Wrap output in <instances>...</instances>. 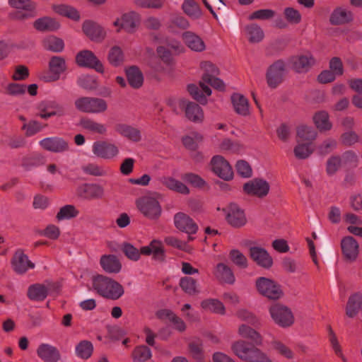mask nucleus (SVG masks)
Instances as JSON below:
<instances>
[{"label":"nucleus","instance_id":"1","mask_svg":"<svg viewBox=\"0 0 362 362\" xmlns=\"http://www.w3.org/2000/svg\"><path fill=\"white\" fill-rule=\"evenodd\" d=\"M230 349L234 355L245 362H273L267 353L259 348L250 346L243 339L233 341Z\"/></svg>","mask_w":362,"mask_h":362},{"label":"nucleus","instance_id":"2","mask_svg":"<svg viewBox=\"0 0 362 362\" xmlns=\"http://www.w3.org/2000/svg\"><path fill=\"white\" fill-rule=\"evenodd\" d=\"M92 286L100 296L107 299L117 300L124 293V288L122 284L103 275L93 277Z\"/></svg>","mask_w":362,"mask_h":362},{"label":"nucleus","instance_id":"3","mask_svg":"<svg viewBox=\"0 0 362 362\" xmlns=\"http://www.w3.org/2000/svg\"><path fill=\"white\" fill-rule=\"evenodd\" d=\"M35 114L42 119L47 120L52 117H62L66 115L65 105L53 100H44L34 107Z\"/></svg>","mask_w":362,"mask_h":362},{"label":"nucleus","instance_id":"4","mask_svg":"<svg viewBox=\"0 0 362 362\" xmlns=\"http://www.w3.org/2000/svg\"><path fill=\"white\" fill-rule=\"evenodd\" d=\"M74 106L81 112L95 115L104 113L108 108L105 100L89 96H81L76 98L74 101Z\"/></svg>","mask_w":362,"mask_h":362},{"label":"nucleus","instance_id":"5","mask_svg":"<svg viewBox=\"0 0 362 362\" xmlns=\"http://www.w3.org/2000/svg\"><path fill=\"white\" fill-rule=\"evenodd\" d=\"M135 204L140 214L149 220H158L162 214L161 205L153 196L141 197L136 199Z\"/></svg>","mask_w":362,"mask_h":362},{"label":"nucleus","instance_id":"6","mask_svg":"<svg viewBox=\"0 0 362 362\" xmlns=\"http://www.w3.org/2000/svg\"><path fill=\"white\" fill-rule=\"evenodd\" d=\"M8 3L16 10L10 13L13 20L24 21L37 15L36 4L31 0H8Z\"/></svg>","mask_w":362,"mask_h":362},{"label":"nucleus","instance_id":"7","mask_svg":"<svg viewBox=\"0 0 362 362\" xmlns=\"http://www.w3.org/2000/svg\"><path fill=\"white\" fill-rule=\"evenodd\" d=\"M255 288L261 296L270 300H278L284 295L281 286L269 278L264 276L257 278Z\"/></svg>","mask_w":362,"mask_h":362},{"label":"nucleus","instance_id":"8","mask_svg":"<svg viewBox=\"0 0 362 362\" xmlns=\"http://www.w3.org/2000/svg\"><path fill=\"white\" fill-rule=\"evenodd\" d=\"M209 168L214 175L224 181H230L234 177L231 164L221 155H215L211 158Z\"/></svg>","mask_w":362,"mask_h":362},{"label":"nucleus","instance_id":"9","mask_svg":"<svg viewBox=\"0 0 362 362\" xmlns=\"http://www.w3.org/2000/svg\"><path fill=\"white\" fill-rule=\"evenodd\" d=\"M269 312L274 322L281 327H289L294 323L293 314L286 305L279 303L274 304L269 308Z\"/></svg>","mask_w":362,"mask_h":362},{"label":"nucleus","instance_id":"10","mask_svg":"<svg viewBox=\"0 0 362 362\" xmlns=\"http://www.w3.org/2000/svg\"><path fill=\"white\" fill-rule=\"evenodd\" d=\"M139 15L134 11H128L122 13L112 22V25L116 31L119 33L124 30L127 33H134L140 24Z\"/></svg>","mask_w":362,"mask_h":362},{"label":"nucleus","instance_id":"11","mask_svg":"<svg viewBox=\"0 0 362 362\" xmlns=\"http://www.w3.org/2000/svg\"><path fill=\"white\" fill-rule=\"evenodd\" d=\"M91 151L95 157L107 160H114L119 154L118 146L107 140L94 141L92 144Z\"/></svg>","mask_w":362,"mask_h":362},{"label":"nucleus","instance_id":"12","mask_svg":"<svg viewBox=\"0 0 362 362\" xmlns=\"http://www.w3.org/2000/svg\"><path fill=\"white\" fill-rule=\"evenodd\" d=\"M315 64V59L310 52H305L292 56L288 59V65L297 73H306Z\"/></svg>","mask_w":362,"mask_h":362},{"label":"nucleus","instance_id":"13","mask_svg":"<svg viewBox=\"0 0 362 362\" xmlns=\"http://www.w3.org/2000/svg\"><path fill=\"white\" fill-rule=\"evenodd\" d=\"M76 62L79 66L93 69L98 73L105 71L102 62L93 52L88 49L82 50L76 54Z\"/></svg>","mask_w":362,"mask_h":362},{"label":"nucleus","instance_id":"14","mask_svg":"<svg viewBox=\"0 0 362 362\" xmlns=\"http://www.w3.org/2000/svg\"><path fill=\"white\" fill-rule=\"evenodd\" d=\"M174 224L177 229L188 235L195 234L198 230V226L194 220L183 212H178L174 216ZM194 238L189 235L188 240Z\"/></svg>","mask_w":362,"mask_h":362},{"label":"nucleus","instance_id":"15","mask_svg":"<svg viewBox=\"0 0 362 362\" xmlns=\"http://www.w3.org/2000/svg\"><path fill=\"white\" fill-rule=\"evenodd\" d=\"M227 222L234 228H240L247 223V218L243 209L235 204L223 209Z\"/></svg>","mask_w":362,"mask_h":362},{"label":"nucleus","instance_id":"16","mask_svg":"<svg viewBox=\"0 0 362 362\" xmlns=\"http://www.w3.org/2000/svg\"><path fill=\"white\" fill-rule=\"evenodd\" d=\"M82 30L90 40L96 42H102L107 36L105 28L90 20H86L83 23Z\"/></svg>","mask_w":362,"mask_h":362},{"label":"nucleus","instance_id":"17","mask_svg":"<svg viewBox=\"0 0 362 362\" xmlns=\"http://www.w3.org/2000/svg\"><path fill=\"white\" fill-rule=\"evenodd\" d=\"M40 146L53 153H64L69 150L68 141L61 137L54 136L43 139L40 141Z\"/></svg>","mask_w":362,"mask_h":362},{"label":"nucleus","instance_id":"18","mask_svg":"<svg viewBox=\"0 0 362 362\" xmlns=\"http://www.w3.org/2000/svg\"><path fill=\"white\" fill-rule=\"evenodd\" d=\"M77 193L78 196L85 199H99L104 197L105 189L98 184L86 183L78 187Z\"/></svg>","mask_w":362,"mask_h":362},{"label":"nucleus","instance_id":"19","mask_svg":"<svg viewBox=\"0 0 362 362\" xmlns=\"http://www.w3.org/2000/svg\"><path fill=\"white\" fill-rule=\"evenodd\" d=\"M243 190L248 195L262 197L269 193V185L266 180L255 179L245 183Z\"/></svg>","mask_w":362,"mask_h":362},{"label":"nucleus","instance_id":"20","mask_svg":"<svg viewBox=\"0 0 362 362\" xmlns=\"http://www.w3.org/2000/svg\"><path fill=\"white\" fill-rule=\"evenodd\" d=\"M182 39L185 45L192 52H203L206 49V45L204 39L194 32L183 33Z\"/></svg>","mask_w":362,"mask_h":362},{"label":"nucleus","instance_id":"21","mask_svg":"<svg viewBox=\"0 0 362 362\" xmlns=\"http://www.w3.org/2000/svg\"><path fill=\"white\" fill-rule=\"evenodd\" d=\"M285 71L286 65L283 61L279 60L274 62L267 71L268 85L270 87L275 88L281 82Z\"/></svg>","mask_w":362,"mask_h":362},{"label":"nucleus","instance_id":"22","mask_svg":"<svg viewBox=\"0 0 362 362\" xmlns=\"http://www.w3.org/2000/svg\"><path fill=\"white\" fill-rule=\"evenodd\" d=\"M12 269L18 274H23L30 269H33L35 264L30 262L28 257L21 250L15 252L11 259Z\"/></svg>","mask_w":362,"mask_h":362},{"label":"nucleus","instance_id":"23","mask_svg":"<svg viewBox=\"0 0 362 362\" xmlns=\"http://www.w3.org/2000/svg\"><path fill=\"white\" fill-rule=\"evenodd\" d=\"M251 259L259 266L269 269L272 266L273 259L267 251L261 247L253 246L250 248Z\"/></svg>","mask_w":362,"mask_h":362},{"label":"nucleus","instance_id":"24","mask_svg":"<svg viewBox=\"0 0 362 362\" xmlns=\"http://www.w3.org/2000/svg\"><path fill=\"white\" fill-rule=\"evenodd\" d=\"M36 353L37 356L44 362H58L61 358L59 350L54 346L47 344H40Z\"/></svg>","mask_w":362,"mask_h":362},{"label":"nucleus","instance_id":"25","mask_svg":"<svg viewBox=\"0 0 362 362\" xmlns=\"http://www.w3.org/2000/svg\"><path fill=\"white\" fill-rule=\"evenodd\" d=\"M213 275L220 282L233 284L235 277L231 268L225 263H218L213 269Z\"/></svg>","mask_w":362,"mask_h":362},{"label":"nucleus","instance_id":"26","mask_svg":"<svg viewBox=\"0 0 362 362\" xmlns=\"http://www.w3.org/2000/svg\"><path fill=\"white\" fill-rule=\"evenodd\" d=\"M160 182L168 189L181 194L188 195L190 193L189 188L182 181L170 175H165L159 179Z\"/></svg>","mask_w":362,"mask_h":362},{"label":"nucleus","instance_id":"27","mask_svg":"<svg viewBox=\"0 0 362 362\" xmlns=\"http://www.w3.org/2000/svg\"><path fill=\"white\" fill-rule=\"evenodd\" d=\"M341 247L344 257L350 261H355L358 255L359 246L356 240L351 236L345 237L341 240Z\"/></svg>","mask_w":362,"mask_h":362},{"label":"nucleus","instance_id":"28","mask_svg":"<svg viewBox=\"0 0 362 362\" xmlns=\"http://www.w3.org/2000/svg\"><path fill=\"white\" fill-rule=\"evenodd\" d=\"M156 315L160 320H167L172 323L174 329L180 332H183L187 329L186 323L184 320L168 309H161L156 313Z\"/></svg>","mask_w":362,"mask_h":362},{"label":"nucleus","instance_id":"29","mask_svg":"<svg viewBox=\"0 0 362 362\" xmlns=\"http://www.w3.org/2000/svg\"><path fill=\"white\" fill-rule=\"evenodd\" d=\"M66 69V64L65 59L59 56L52 57L49 62V76L47 81H54L60 78Z\"/></svg>","mask_w":362,"mask_h":362},{"label":"nucleus","instance_id":"30","mask_svg":"<svg viewBox=\"0 0 362 362\" xmlns=\"http://www.w3.org/2000/svg\"><path fill=\"white\" fill-rule=\"evenodd\" d=\"M141 252L144 255H153L156 260L163 261L165 259V249L160 240L154 239L148 245L141 247Z\"/></svg>","mask_w":362,"mask_h":362},{"label":"nucleus","instance_id":"31","mask_svg":"<svg viewBox=\"0 0 362 362\" xmlns=\"http://www.w3.org/2000/svg\"><path fill=\"white\" fill-rule=\"evenodd\" d=\"M52 11L60 16L66 17L73 21L81 20L79 11L74 6L64 4H54L51 6Z\"/></svg>","mask_w":362,"mask_h":362},{"label":"nucleus","instance_id":"32","mask_svg":"<svg viewBox=\"0 0 362 362\" xmlns=\"http://www.w3.org/2000/svg\"><path fill=\"white\" fill-rule=\"evenodd\" d=\"M79 126L91 134L102 136L106 135L108 129L105 124L88 117L82 118L79 121Z\"/></svg>","mask_w":362,"mask_h":362},{"label":"nucleus","instance_id":"33","mask_svg":"<svg viewBox=\"0 0 362 362\" xmlns=\"http://www.w3.org/2000/svg\"><path fill=\"white\" fill-rule=\"evenodd\" d=\"M33 27L40 32H54L60 29L61 23L54 18L43 16L34 21Z\"/></svg>","mask_w":362,"mask_h":362},{"label":"nucleus","instance_id":"34","mask_svg":"<svg viewBox=\"0 0 362 362\" xmlns=\"http://www.w3.org/2000/svg\"><path fill=\"white\" fill-rule=\"evenodd\" d=\"M52 288L50 283L31 285L28 290V296L32 300L42 301L47 296Z\"/></svg>","mask_w":362,"mask_h":362},{"label":"nucleus","instance_id":"35","mask_svg":"<svg viewBox=\"0 0 362 362\" xmlns=\"http://www.w3.org/2000/svg\"><path fill=\"white\" fill-rule=\"evenodd\" d=\"M218 148L223 153L241 154L245 152L246 147L240 141H233L226 138L218 144Z\"/></svg>","mask_w":362,"mask_h":362},{"label":"nucleus","instance_id":"36","mask_svg":"<svg viewBox=\"0 0 362 362\" xmlns=\"http://www.w3.org/2000/svg\"><path fill=\"white\" fill-rule=\"evenodd\" d=\"M184 112L186 118L192 122L200 124L204 120L202 108L194 102H188Z\"/></svg>","mask_w":362,"mask_h":362},{"label":"nucleus","instance_id":"37","mask_svg":"<svg viewBox=\"0 0 362 362\" xmlns=\"http://www.w3.org/2000/svg\"><path fill=\"white\" fill-rule=\"evenodd\" d=\"M209 85L219 90L225 89V83L223 81L216 77V76L206 75L202 76L200 80V87L202 88V91L208 96H210L212 93Z\"/></svg>","mask_w":362,"mask_h":362},{"label":"nucleus","instance_id":"38","mask_svg":"<svg viewBox=\"0 0 362 362\" xmlns=\"http://www.w3.org/2000/svg\"><path fill=\"white\" fill-rule=\"evenodd\" d=\"M231 103L235 112L242 116L250 115V105L248 100L240 93H234L231 95Z\"/></svg>","mask_w":362,"mask_h":362},{"label":"nucleus","instance_id":"39","mask_svg":"<svg viewBox=\"0 0 362 362\" xmlns=\"http://www.w3.org/2000/svg\"><path fill=\"white\" fill-rule=\"evenodd\" d=\"M313 121L320 132H328L332 128V122L327 111L320 110L315 112L313 117Z\"/></svg>","mask_w":362,"mask_h":362},{"label":"nucleus","instance_id":"40","mask_svg":"<svg viewBox=\"0 0 362 362\" xmlns=\"http://www.w3.org/2000/svg\"><path fill=\"white\" fill-rule=\"evenodd\" d=\"M100 264L103 270L107 273H119L122 269V264L118 258L113 255H103Z\"/></svg>","mask_w":362,"mask_h":362},{"label":"nucleus","instance_id":"41","mask_svg":"<svg viewBox=\"0 0 362 362\" xmlns=\"http://www.w3.org/2000/svg\"><path fill=\"white\" fill-rule=\"evenodd\" d=\"M317 132L313 127L307 124H299L296 128V139L297 141L311 143L316 139Z\"/></svg>","mask_w":362,"mask_h":362},{"label":"nucleus","instance_id":"42","mask_svg":"<svg viewBox=\"0 0 362 362\" xmlns=\"http://www.w3.org/2000/svg\"><path fill=\"white\" fill-rule=\"evenodd\" d=\"M115 131L119 135L134 142L139 141L141 139L140 131L132 126L126 124H117Z\"/></svg>","mask_w":362,"mask_h":362},{"label":"nucleus","instance_id":"43","mask_svg":"<svg viewBox=\"0 0 362 362\" xmlns=\"http://www.w3.org/2000/svg\"><path fill=\"white\" fill-rule=\"evenodd\" d=\"M237 332L240 337L250 339L257 345H261L262 344L263 339L262 335L255 329L245 324L240 325L238 327Z\"/></svg>","mask_w":362,"mask_h":362},{"label":"nucleus","instance_id":"44","mask_svg":"<svg viewBox=\"0 0 362 362\" xmlns=\"http://www.w3.org/2000/svg\"><path fill=\"white\" fill-rule=\"evenodd\" d=\"M352 13L346 8L339 7L335 8L330 15L329 22L332 25H343L352 20Z\"/></svg>","mask_w":362,"mask_h":362},{"label":"nucleus","instance_id":"45","mask_svg":"<svg viewBox=\"0 0 362 362\" xmlns=\"http://www.w3.org/2000/svg\"><path fill=\"white\" fill-rule=\"evenodd\" d=\"M201 308L207 312L223 315L226 313V308L223 303L216 298H206L200 303Z\"/></svg>","mask_w":362,"mask_h":362},{"label":"nucleus","instance_id":"46","mask_svg":"<svg viewBox=\"0 0 362 362\" xmlns=\"http://www.w3.org/2000/svg\"><path fill=\"white\" fill-rule=\"evenodd\" d=\"M243 32L248 41L253 44L261 42L264 37L262 29L254 23L245 26Z\"/></svg>","mask_w":362,"mask_h":362},{"label":"nucleus","instance_id":"47","mask_svg":"<svg viewBox=\"0 0 362 362\" xmlns=\"http://www.w3.org/2000/svg\"><path fill=\"white\" fill-rule=\"evenodd\" d=\"M360 310H362V293H356L349 297L346 308V313L348 317H354Z\"/></svg>","mask_w":362,"mask_h":362},{"label":"nucleus","instance_id":"48","mask_svg":"<svg viewBox=\"0 0 362 362\" xmlns=\"http://www.w3.org/2000/svg\"><path fill=\"white\" fill-rule=\"evenodd\" d=\"M42 45L45 49L53 52H61L64 48L62 39L54 35H49L43 39Z\"/></svg>","mask_w":362,"mask_h":362},{"label":"nucleus","instance_id":"49","mask_svg":"<svg viewBox=\"0 0 362 362\" xmlns=\"http://www.w3.org/2000/svg\"><path fill=\"white\" fill-rule=\"evenodd\" d=\"M182 8L184 13L192 19H199L202 16L199 4L193 0H185Z\"/></svg>","mask_w":362,"mask_h":362},{"label":"nucleus","instance_id":"50","mask_svg":"<svg viewBox=\"0 0 362 362\" xmlns=\"http://www.w3.org/2000/svg\"><path fill=\"white\" fill-rule=\"evenodd\" d=\"M127 77L131 86L135 88L141 87L144 82L141 71L135 66H132L126 70Z\"/></svg>","mask_w":362,"mask_h":362},{"label":"nucleus","instance_id":"51","mask_svg":"<svg viewBox=\"0 0 362 362\" xmlns=\"http://www.w3.org/2000/svg\"><path fill=\"white\" fill-rule=\"evenodd\" d=\"M314 149V146L311 143L297 141V144L293 149V153L298 159H305L313 153Z\"/></svg>","mask_w":362,"mask_h":362},{"label":"nucleus","instance_id":"52","mask_svg":"<svg viewBox=\"0 0 362 362\" xmlns=\"http://www.w3.org/2000/svg\"><path fill=\"white\" fill-rule=\"evenodd\" d=\"M180 286L187 294L194 296L199 293L198 284L194 279L185 276L180 280Z\"/></svg>","mask_w":362,"mask_h":362},{"label":"nucleus","instance_id":"53","mask_svg":"<svg viewBox=\"0 0 362 362\" xmlns=\"http://www.w3.org/2000/svg\"><path fill=\"white\" fill-rule=\"evenodd\" d=\"M107 60L114 66H120L124 60V54L121 47L117 45L111 47L107 54Z\"/></svg>","mask_w":362,"mask_h":362},{"label":"nucleus","instance_id":"54","mask_svg":"<svg viewBox=\"0 0 362 362\" xmlns=\"http://www.w3.org/2000/svg\"><path fill=\"white\" fill-rule=\"evenodd\" d=\"M79 214L78 210L75 206L67 204L61 207L56 215V218L58 221H63L71 219L76 217Z\"/></svg>","mask_w":362,"mask_h":362},{"label":"nucleus","instance_id":"55","mask_svg":"<svg viewBox=\"0 0 362 362\" xmlns=\"http://www.w3.org/2000/svg\"><path fill=\"white\" fill-rule=\"evenodd\" d=\"M93 346L91 342L84 340L79 342L76 346V354L81 358L87 359L92 355Z\"/></svg>","mask_w":362,"mask_h":362},{"label":"nucleus","instance_id":"56","mask_svg":"<svg viewBox=\"0 0 362 362\" xmlns=\"http://www.w3.org/2000/svg\"><path fill=\"white\" fill-rule=\"evenodd\" d=\"M202 136L197 132H192L182 137L183 145L189 150H195L202 141Z\"/></svg>","mask_w":362,"mask_h":362},{"label":"nucleus","instance_id":"57","mask_svg":"<svg viewBox=\"0 0 362 362\" xmlns=\"http://www.w3.org/2000/svg\"><path fill=\"white\" fill-rule=\"evenodd\" d=\"M152 354L150 349L146 346H139L132 352V358L135 362H145L151 358Z\"/></svg>","mask_w":362,"mask_h":362},{"label":"nucleus","instance_id":"58","mask_svg":"<svg viewBox=\"0 0 362 362\" xmlns=\"http://www.w3.org/2000/svg\"><path fill=\"white\" fill-rule=\"evenodd\" d=\"M182 179L194 187L203 188L206 185V182L202 177L193 173L183 174Z\"/></svg>","mask_w":362,"mask_h":362},{"label":"nucleus","instance_id":"59","mask_svg":"<svg viewBox=\"0 0 362 362\" xmlns=\"http://www.w3.org/2000/svg\"><path fill=\"white\" fill-rule=\"evenodd\" d=\"M188 102L189 100L184 98L170 97L167 100V105L173 112L176 114H179L181 112L185 111Z\"/></svg>","mask_w":362,"mask_h":362},{"label":"nucleus","instance_id":"60","mask_svg":"<svg viewBox=\"0 0 362 362\" xmlns=\"http://www.w3.org/2000/svg\"><path fill=\"white\" fill-rule=\"evenodd\" d=\"M78 85L86 90H93L98 86L96 78L90 75H81L78 78Z\"/></svg>","mask_w":362,"mask_h":362},{"label":"nucleus","instance_id":"61","mask_svg":"<svg viewBox=\"0 0 362 362\" xmlns=\"http://www.w3.org/2000/svg\"><path fill=\"white\" fill-rule=\"evenodd\" d=\"M187 90L192 98L202 104H206L207 103L206 97H208V95L202 91V88L200 87V83H199V86L195 84L188 85Z\"/></svg>","mask_w":362,"mask_h":362},{"label":"nucleus","instance_id":"62","mask_svg":"<svg viewBox=\"0 0 362 362\" xmlns=\"http://www.w3.org/2000/svg\"><path fill=\"white\" fill-rule=\"evenodd\" d=\"M273 349L281 356L287 359H293L295 354L293 351L285 344L280 341H274L272 342Z\"/></svg>","mask_w":362,"mask_h":362},{"label":"nucleus","instance_id":"63","mask_svg":"<svg viewBox=\"0 0 362 362\" xmlns=\"http://www.w3.org/2000/svg\"><path fill=\"white\" fill-rule=\"evenodd\" d=\"M189 351L192 356L198 362H202L204 359V351L202 343L198 340L192 341L189 344Z\"/></svg>","mask_w":362,"mask_h":362},{"label":"nucleus","instance_id":"64","mask_svg":"<svg viewBox=\"0 0 362 362\" xmlns=\"http://www.w3.org/2000/svg\"><path fill=\"white\" fill-rule=\"evenodd\" d=\"M231 262L236 266L245 269L247 267V257L239 250H232L229 253Z\"/></svg>","mask_w":362,"mask_h":362}]
</instances>
